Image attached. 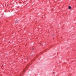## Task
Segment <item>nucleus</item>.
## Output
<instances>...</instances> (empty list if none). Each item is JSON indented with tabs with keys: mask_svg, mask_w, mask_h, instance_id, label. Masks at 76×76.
Segmentation results:
<instances>
[{
	"mask_svg": "<svg viewBox=\"0 0 76 76\" xmlns=\"http://www.w3.org/2000/svg\"><path fill=\"white\" fill-rule=\"evenodd\" d=\"M69 9H71V7H70V6H69Z\"/></svg>",
	"mask_w": 76,
	"mask_h": 76,
	"instance_id": "nucleus-1",
	"label": "nucleus"
},
{
	"mask_svg": "<svg viewBox=\"0 0 76 76\" xmlns=\"http://www.w3.org/2000/svg\"><path fill=\"white\" fill-rule=\"evenodd\" d=\"M19 76H21V75H20Z\"/></svg>",
	"mask_w": 76,
	"mask_h": 76,
	"instance_id": "nucleus-2",
	"label": "nucleus"
},
{
	"mask_svg": "<svg viewBox=\"0 0 76 76\" xmlns=\"http://www.w3.org/2000/svg\"><path fill=\"white\" fill-rule=\"evenodd\" d=\"M3 66H2V67Z\"/></svg>",
	"mask_w": 76,
	"mask_h": 76,
	"instance_id": "nucleus-5",
	"label": "nucleus"
},
{
	"mask_svg": "<svg viewBox=\"0 0 76 76\" xmlns=\"http://www.w3.org/2000/svg\"><path fill=\"white\" fill-rule=\"evenodd\" d=\"M53 73H54V72H53Z\"/></svg>",
	"mask_w": 76,
	"mask_h": 76,
	"instance_id": "nucleus-3",
	"label": "nucleus"
},
{
	"mask_svg": "<svg viewBox=\"0 0 76 76\" xmlns=\"http://www.w3.org/2000/svg\"><path fill=\"white\" fill-rule=\"evenodd\" d=\"M33 50H34V49H33Z\"/></svg>",
	"mask_w": 76,
	"mask_h": 76,
	"instance_id": "nucleus-4",
	"label": "nucleus"
}]
</instances>
